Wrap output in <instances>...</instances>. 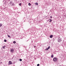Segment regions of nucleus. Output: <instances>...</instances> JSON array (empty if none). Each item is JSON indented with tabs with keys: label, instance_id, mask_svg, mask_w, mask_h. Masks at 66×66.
Listing matches in <instances>:
<instances>
[{
	"label": "nucleus",
	"instance_id": "nucleus-1",
	"mask_svg": "<svg viewBox=\"0 0 66 66\" xmlns=\"http://www.w3.org/2000/svg\"><path fill=\"white\" fill-rule=\"evenodd\" d=\"M62 38H60V37H59V38H58V42H61V41H62Z\"/></svg>",
	"mask_w": 66,
	"mask_h": 66
},
{
	"label": "nucleus",
	"instance_id": "nucleus-2",
	"mask_svg": "<svg viewBox=\"0 0 66 66\" xmlns=\"http://www.w3.org/2000/svg\"><path fill=\"white\" fill-rule=\"evenodd\" d=\"M58 59H57V58L55 57L53 58V60L54 62H56V61H57V60Z\"/></svg>",
	"mask_w": 66,
	"mask_h": 66
},
{
	"label": "nucleus",
	"instance_id": "nucleus-3",
	"mask_svg": "<svg viewBox=\"0 0 66 66\" xmlns=\"http://www.w3.org/2000/svg\"><path fill=\"white\" fill-rule=\"evenodd\" d=\"M14 3L12 2H11L10 3V4L11 6H13L14 5Z\"/></svg>",
	"mask_w": 66,
	"mask_h": 66
},
{
	"label": "nucleus",
	"instance_id": "nucleus-4",
	"mask_svg": "<svg viewBox=\"0 0 66 66\" xmlns=\"http://www.w3.org/2000/svg\"><path fill=\"white\" fill-rule=\"evenodd\" d=\"M10 51L11 52V53H13V52H14V49H12L10 50Z\"/></svg>",
	"mask_w": 66,
	"mask_h": 66
},
{
	"label": "nucleus",
	"instance_id": "nucleus-5",
	"mask_svg": "<svg viewBox=\"0 0 66 66\" xmlns=\"http://www.w3.org/2000/svg\"><path fill=\"white\" fill-rule=\"evenodd\" d=\"M12 64V61H9V62L8 65H9V64L11 65Z\"/></svg>",
	"mask_w": 66,
	"mask_h": 66
},
{
	"label": "nucleus",
	"instance_id": "nucleus-6",
	"mask_svg": "<svg viewBox=\"0 0 66 66\" xmlns=\"http://www.w3.org/2000/svg\"><path fill=\"white\" fill-rule=\"evenodd\" d=\"M50 22H51L52 21V20L51 19H49L48 20Z\"/></svg>",
	"mask_w": 66,
	"mask_h": 66
},
{
	"label": "nucleus",
	"instance_id": "nucleus-7",
	"mask_svg": "<svg viewBox=\"0 0 66 66\" xmlns=\"http://www.w3.org/2000/svg\"><path fill=\"white\" fill-rule=\"evenodd\" d=\"M50 37V38H52V37H53V35H51Z\"/></svg>",
	"mask_w": 66,
	"mask_h": 66
},
{
	"label": "nucleus",
	"instance_id": "nucleus-8",
	"mask_svg": "<svg viewBox=\"0 0 66 66\" xmlns=\"http://www.w3.org/2000/svg\"><path fill=\"white\" fill-rule=\"evenodd\" d=\"M38 3H35V5H38Z\"/></svg>",
	"mask_w": 66,
	"mask_h": 66
},
{
	"label": "nucleus",
	"instance_id": "nucleus-9",
	"mask_svg": "<svg viewBox=\"0 0 66 66\" xmlns=\"http://www.w3.org/2000/svg\"><path fill=\"white\" fill-rule=\"evenodd\" d=\"M53 57V55L52 54V55H51V57H52V58Z\"/></svg>",
	"mask_w": 66,
	"mask_h": 66
},
{
	"label": "nucleus",
	"instance_id": "nucleus-10",
	"mask_svg": "<svg viewBox=\"0 0 66 66\" xmlns=\"http://www.w3.org/2000/svg\"><path fill=\"white\" fill-rule=\"evenodd\" d=\"M28 5L29 6H31V4H30V3H28Z\"/></svg>",
	"mask_w": 66,
	"mask_h": 66
},
{
	"label": "nucleus",
	"instance_id": "nucleus-11",
	"mask_svg": "<svg viewBox=\"0 0 66 66\" xmlns=\"http://www.w3.org/2000/svg\"><path fill=\"white\" fill-rule=\"evenodd\" d=\"M16 42L15 41H14L13 42V44H16Z\"/></svg>",
	"mask_w": 66,
	"mask_h": 66
},
{
	"label": "nucleus",
	"instance_id": "nucleus-12",
	"mask_svg": "<svg viewBox=\"0 0 66 66\" xmlns=\"http://www.w3.org/2000/svg\"><path fill=\"white\" fill-rule=\"evenodd\" d=\"M2 26V24L1 23H0V27H1Z\"/></svg>",
	"mask_w": 66,
	"mask_h": 66
},
{
	"label": "nucleus",
	"instance_id": "nucleus-13",
	"mask_svg": "<svg viewBox=\"0 0 66 66\" xmlns=\"http://www.w3.org/2000/svg\"><path fill=\"white\" fill-rule=\"evenodd\" d=\"M7 36L8 37H9V38H11V37L9 35H7Z\"/></svg>",
	"mask_w": 66,
	"mask_h": 66
},
{
	"label": "nucleus",
	"instance_id": "nucleus-14",
	"mask_svg": "<svg viewBox=\"0 0 66 66\" xmlns=\"http://www.w3.org/2000/svg\"><path fill=\"white\" fill-rule=\"evenodd\" d=\"M4 42H6V39H5L4 40Z\"/></svg>",
	"mask_w": 66,
	"mask_h": 66
},
{
	"label": "nucleus",
	"instance_id": "nucleus-15",
	"mask_svg": "<svg viewBox=\"0 0 66 66\" xmlns=\"http://www.w3.org/2000/svg\"><path fill=\"white\" fill-rule=\"evenodd\" d=\"M19 5H20V6H21V3H20L19 4Z\"/></svg>",
	"mask_w": 66,
	"mask_h": 66
},
{
	"label": "nucleus",
	"instance_id": "nucleus-16",
	"mask_svg": "<svg viewBox=\"0 0 66 66\" xmlns=\"http://www.w3.org/2000/svg\"><path fill=\"white\" fill-rule=\"evenodd\" d=\"M19 61H22V59H20Z\"/></svg>",
	"mask_w": 66,
	"mask_h": 66
},
{
	"label": "nucleus",
	"instance_id": "nucleus-17",
	"mask_svg": "<svg viewBox=\"0 0 66 66\" xmlns=\"http://www.w3.org/2000/svg\"><path fill=\"white\" fill-rule=\"evenodd\" d=\"M48 49L47 48L45 49V50H48Z\"/></svg>",
	"mask_w": 66,
	"mask_h": 66
},
{
	"label": "nucleus",
	"instance_id": "nucleus-18",
	"mask_svg": "<svg viewBox=\"0 0 66 66\" xmlns=\"http://www.w3.org/2000/svg\"><path fill=\"white\" fill-rule=\"evenodd\" d=\"M50 46H49L47 48L49 49H50Z\"/></svg>",
	"mask_w": 66,
	"mask_h": 66
},
{
	"label": "nucleus",
	"instance_id": "nucleus-19",
	"mask_svg": "<svg viewBox=\"0 0 66 66\" xmlns=\"http://www.w3.org/2000/svg\"><path fill=\"white\" fill-rule=\"evenodd\" d=\"M3 48L4 49V48H5V46H3Z\"/></svg>",
	"mask_w": 66,
	"mask_h": 66
},
{
	"label": "nucleus",
	"instance_id": "nucleus-20",
	"mask_svg": "<svg viewBox=\"0 0 66 66\" xmlns=\"http://www.w3.org/2000/svg\"><path fill=\"white\" fill-rule=\"evenodd\" d=\"M39 64H38L37 65V66H39Z\"/></svg>",
	"mask_w": 66,
	"mask_h": 66
},
{
	"label": "nucleus",
	"instance_id": "nucleus-21",
	"mask_svg": "<svg viewBox=\"0 0 66 66\" xmlns=\"http://www.w3.org/2000/svg\"><path fill=\"white\" fill-rule=\"evenodd\" d=\"M51 18H52V16H51L50 17Z\"/></svg>",
	"mask_w": 66,
	"mask_h": 66
},
{
	"label": "nucleus",
	"instance_id": "nucleus-22",
	"mask_svg": "<svg viewBox=\"0 0 66 66\" xmlns=\"http://www.w3.org/2000/svg\"><path fill=\"white\" fill-rule=\"evenodd\" d=\"M59 66H62L61 65H60Z\"/></svg>",
	"mask_w": 66,
	"mask_h": 66
},
{
	"label": "nucleus",
	"instance_id": "nucleus-23",
	"mask_svg": "<svg viewBox=\"0 0 66 66\" xmlns=\"http://www.w3.org/2000/svg\"><path fill=\"white\" fill-rule=\"evenodd\" d=\"M35 46H34V47H35Z\"/></svg>",
	"mask_w": 66,
	"mask_h": 66
}]
</instances>
